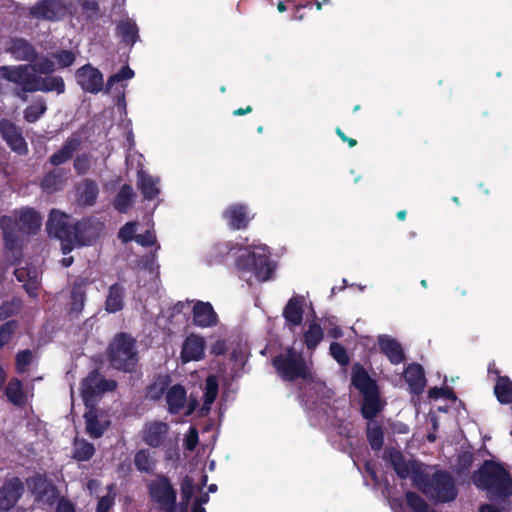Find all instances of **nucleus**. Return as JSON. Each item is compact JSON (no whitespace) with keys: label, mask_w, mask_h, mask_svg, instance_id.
<instances>
[{"label":"nucleus","mask_w":512,"mask_h":512,"mask_svg":"<svg viewBox=\"0 0 512 512\" xmlns=\"http://www.w3.org/2000/svg\"><path fill=\"white\" fill-rule=\"evenodd\" d=\"M324 327L327 329L328 336L333 339H339L343 336L342 329L337 325L335 316H328L322 319Z\"/></svg>","instance_id":"nucleus-56"},{"label":"nucleus","mask_w":512,"mask_h":512,"mask_svg":"<svg viewBox=\"0 0 512 512\" xmlns=\"http://www.w3.org/2000/svg\"><path fill=\"white\" fill-rule=\"evenodd\" d=\"M404 378L408 384L410 392L413 395L418 396L423 393L426 384V378L424 369L420 364H409L405 369Z\"/></svg>","instance_id":"nucleus-21"},{"label":"nucleus","mask_w":512,"mask_h":512,"mask_svg":"<svg viewBox=\"0 0 512 512\" xmlns=\"http://www.w3.org/2000/svg\"><path fill=\"white\" fill-rule=\"evenodd\" d=\"M135 196L133 187L129 184H124L114 198L113 207L119 213H126L132 207Z\"/></svg>","instance_id":"nucleus-35"},{"label":"nucleus","mask_w":512,"mask_h":512,"mask_svg":"<svg viewBox=\"0 0 512 512\" xmlns=\"http://www.w3.org/2000/svg\"><path fill=\"white\" fill-rule=\"evenodd\" d=\"M27 485L31 493L38 501H45L52 505L57 498V489L45 474L36 473L27 479Z\"/></svg>","instance_id":"nucleus-12"},{"label":"nucleus","mask_w":512,"mask_h":512,"mask_svg":"<svg viewBox=\"0 0 512 512\" xmlns=\"http://www.w3.org/2000/svg\"><path fill=\"white\" fill-rule=\"evenodd\" d=\"M34 71L40 74L50 75L55 71L54 62L48 57H42L34 66Z\"/></svg>","instance_id":"nucleus-60"},{"label":"nucleus","mask_w":512,"mask_h":512,"mask_svg":"<svg viewBox=\"0 0 512 512\" xmlns=\"http://www.w3.org/2000/svg\"><path fill=\"white\" fill-rule=\"evenodd\" d=\"M125 288L120 283H114L109 287L105 300V310L108 313H116L124 308Z\"/></svg>","instance_id":"nucleus-30"},{"label":"nucleus","mask_w":512,"mask_h":512,"mask_svg":"<svg viewBox=\"0 0 512 512\" xmlns=\"http://www.w3.org/2000/svg\"><path fill=\"white\" fill-rule=\"evenodd\" d=\"M384 458L390 462L400 479L409 475L413 485L429 499L447 503L458 496V489L453 476L446 470H436L432 475L422 469V464L416 460L406 462L403 453L396 448L386 449Z\"/></svg>","instance_id":"nucleus-1"},{"label":"nucleus","mask_w":512,"mask_h":512,"mask_svg":"<svg viewBox=\"0 0 512 512\" xmlns=\"http://www.w3.org/2000/svg\"><path fill=\"white\" fill-rule=\"evenodd\" d=\"M205 341L198 335H190L183 343L181 359L184 363L198 361L204 357Z\"/></svg>","instance_id":"nucleus-19"},{"label":"nucleus","mask_w":512,"mask_h":512,"mask_svg":"<svg viewBox=\"0 0 512 512\" xmlns=\"http://www.w3.org/2000/svg\"><path fill=\"white\" fill-rule=\"evenodd\" d=\"M65 89V82L61 76L41 77V92H56L57 94H63Z\"/></svg>","instance_id":"nucleus-44"},{"label":"nucleus","mask_w":512,"mask_h":512,"mask_svg":"<svg viewBox=\"0 0 512 512\" xmlns=\"http://www.w3.org/2000/svg\"><path fill=\"white\" fill-rule=\"evenodd\" d=\"M187 394L185 388L180 384L171 386L166 392L168 411L171 414H178L184 408Z\"/></svg>","instance_id":"nucleus-29"},{"label":"nucleus","mask_w":512,"mask_h":512,"mask_svg":"<svg viewBox=\"0 0 512 512\" xmlns=\"http://www.w3.org/2000/svg\"><path fill=\"white\" fill-rule=\"evenodd\" d=\"M406 503L414 512H429V504L414 491L405 493Z\"/></svg>","instance_id":"nucleus-48"},{"label":"nucleus","mask_w":512,"mask_h":512,"mask_svg":"<svg viewBox=\"0 0 512 512\" xmlns=\"http://www.w3.org/2000/svg\"><path fill=\"white\" fill-rule=\"evenodd\" d=\"M8 401L17 407H24L27 404V393L24 390L23 382L17 377H12L4 390Z\"/></svg>","instance_id":"nucleus-26"},{"label":"nucleus","mask_w":512,"mask_h":512,"mask_svg":"<svg viewBox=\"0 0 512 512\" xmlns=\"http://www.w3.org/2000/svg\"><path fill=\"white\" fill-rule=\"evenodd\" d=\"M80 144L81 142L79 138H69L61 149L50 156L49 162L54 166H59L67 162L79 149Z\"/></svg>","instance_id":"nucleus-32"},{"label":"nucleus","mask_w":512,"mask_h":512,"mask_svg":"<svg viewBox=\"0 0 512 512\" xmlns=\"http://www.w3.org/2000/svg\"><path fill=\"white\" fill-rule=\"evenodd\" d=\"M147 491L150 500L157 504L159 510H176L177 491L168 476L157 474L147 483Z\"/></svg>","instance_id":"nucleus-5"},{"label":"nucleus","mask_w":512,"mask_h":512,"mask_svg":"<svg viewBox=\"0 0 512 512\" xmlns=\"http://www.w3.org/2000/svg\"><path fill=\"white\" fill-rule=\"evenodd\" d=\"M66 179L64 169L55 168L44 175L40 186L44 192L52 194L62 190Z\"/></svg>","instance_id":"nucleus-28"},{"label":"nucleus","mask_w":512,"mask_h":512,"mask_svg":"<svg viewBox=\"0 0 512 512\" xmlns=\"http://www.w3.org/2000/svg\"><path fill=\"white\" fill-rule=\"evenodd\" d=\"M20 87L21 91L24 93L41 91V76H37L36 74L27 71Z\"/></svg>","instance_id":"nucleus-50"},{"label":"nucleus","mask_w":512,"mask_h":512,"mask_svg":"<svg viewBox=\"0 0 512 512\" xmlns=\"http://www.w3.org/2000/svg\"><path fill=\"white\" fill-rule=\"evenodd\" d=\"M71 217L58 209L50 211L48 220L46 222V230L50 237L56 238L61 243V250L63 254H68L72 251L70 235L73 228Z\"/></svg>","instance_id":"nucleus-6"},{"label":"nucleus","mask_w":512,"mask_h":512,"mask_svg":"<svg viewBox=\"0 0 512 512\" xmlns=\"http://www.w3.org/2000/svg\"><path fill=\"white\" fill-rule=\"evenodd\" d=\"M366 437L373 451H379L383 448L384 431L379 423L372 421L367 424Z\"/></svg>","instance_id":"nucleus-37"},{"label":"nucleus","mask_w":512,"mask_h":512,"mask_svg":"<svg viewBox=\"0 0 512 512\" xmlns=\"http://www.w3.org/2000/svg\"><path fill=\"white\" fill-rule=\"evenodd\" d=\"M7 51L19 61L32 62L38 55L35 47L24 38H12Z\"/></svg>","instance_id":"nucleus-23"},{"label":"nucleus","mask_w":512,"mask_h":512,"mask_svg":"<svg viewBox=\"0 0 512 512\" xmlns=\"http://www.w3.org/2000/svg\"><path fill=\"white\" fill-rule=\"evenodd\" d=\"M33 354L29 349L19 351L15 357V365L18 373L26 372L28 366L32 363Z\"/></svg>","instance_id":"nucleus-54"},{"label":"nucleus","mask_w":512,"mask_h":512,"mask_svg":"<svg viewBox=\"0 0 512 512\" xmlns=\"http://www.w3.org/2000/svg\"><path fill=\"white\" fill-rule=\"evenodd\" d=\"M114 484L108 486V494L99 498L96 512H110L115 504V494H111Z\"/></svg>","instance_id":"nucleus-55"},{"label":"nucleus","mask_w":512,"mask_h":512,"mask_svg":"<svg viewBox=\"0 0 512 512\" xmlns=\"http://www.w3.org/2000/svg\"><path fill=\"white\" fill-rule=\"evenodd\" d=\"M351 383L362 395L378 389L376 381L370 377L366 369L359 363H355L352 367Z\"/></svg>","instance_id":"nucleus-22"},{"label":"nucleus","mask_w":512,"mask_h":512,"mask_svg":"<svg viewBox=\"0 0 512 512\" xmlns=\"http://www.w3.org/2000/svg\"><path fill=\"white\" fill-rule=\"evenodd\" d=\"M99 188L97 183L91 179H85L83 190L80 194V201L86 206H92L97 199Z\"/></svg>","instance_id":"nucleus-45"},{"label":"nucleus","mask_w":512,"mask_h":512,"mask_svg":"<svg viewBox=\"0 0 512 512\" xmlns=\"http://www.w3.org/2000/svg\"><path fill=\"white\" fill-rule=\"evenodd\" d=\"M84 12L89 13V17L95 16L99 13V3L96 0H77Z\"/></svg>","instance_id":"nucleus-63"},{"label":"nucleus","mask_w":512,"mask_h":512,"mask_svg":"<svg viewBox=\"0 0 512 512\" xmlns=\"http://www.w3.org/2000/svg\"><path fill=\"white\" fill-rule=\"evenodd\" d=\"M272 365L283 381L293 382L297 379H312V373L302 352L296 351L293 347H288L285 352L274 356Z\"/></svg>","instance_id":"nucleus-3"},{"label":"nucleus","mask_w":512,"mask_h":512,"mask_svg":"<svg viewBox=\"0 0 512 512\" xmlns=\"http://www.w3.org/2000/svg\"><path fill=\"white\" fill-rule=\"evenodd\" d=\"M134 71L129 66H123L120 71L109 76L105 91L109 92L114 84L119 83L123 80H128L134 77Z\"/></svg>","instance_id":"nucleus-51"},{"label":"nucleus","mask_w":512,"mask_h":512,"mask_svg":"<svg viewBox=\"0 0 512 512\" xmlns=\"http://www.w3.org/2000/svg\"><path fill=\"white\" fill-rule=\"evenodd\" d=\"M223 218L232 230H244L248 227L251 218L248 207L244 204H232L224 212Z\"/></svg>","instance_id":"nucleus-15"},{"label":"nucleus","mask_w":512,"mask_h":512,"mask_svg":"<svg viewBox=\"0 0 512 512\" xmlns=\"http://www.w3.org/2000/svg\"><path fill=\"white\" fill-rule=\"evenodd\" d=\"M72 250L76 246L89 245L93 239L92 227L88 221H78L73 225L70 238Z\"/></svg>","instance_id":"nucleus-27"},{"label":"nucleus","mask_w":512,"mask_h":512,"mask_svg":"<svg viewBox=\"0 0 512 512\" xmlns=\"http://www.w3.org/2000/svg\"><path fill=\"white\" fill-rule=\"evenodd\" d=\"M23 309V301L18 297H13L0 305V321H8L9 318L17 316Z\"/></svg>","instance_id":"nucleus-43"},{"label":"nucleus","mask_w":512,"mask_h":512,"mask_svg":"<svg viewBox=\"0 0 512 512\" xmlns=\"http://www.w3.org/2000/svg\"><path fill=\"white\" fill-rule=\"evenodd\" d=\"M378 346L381 353H383L392 364L398 365L405 360V353L401 344L391 336L379 335Z\"/></svg>","instance_id":"nucleus-18"},{"label":"nucleus","mask_w":512,"mask_h":512,"mask_svg":"<svg viewBox=\"0 0 512 512\" xmlns=\"http://www.w3.org/2000/svg\"><path fill=\"white\" fill-rule=\"evenodd\" d=\"M75 79L84 92L97 94L103 90L104 79L102 72L89 63L76 70Z\"/></svg>","instance_id":"nucleus-11"},{"label":"nucleus","mask_w":512,"mask_h":512,"mask_svg":"<svg viewBox=\"0 0 512 512\" xmlns=\"http://www.w3.org/2000/svg\"><path fill=\"white\" fill-rule=\"evenodd\" d=\"M46 110L47 106L43 101L29 105L24 110V119L28 123H35L42 117Z\"/></svg>","instance_id":"nucleus-49"},{"label":"nucleus","mask_w":512,"mask_h":512,"mask_svg":"<svg viewBox=\"0 0 512 512\" xmlns=\"http://www.w3.org/2000/svg\"><path fill=\"white\" fill-rule=\"evenodd\" d=\"M89 285L87 279H78L73 283L70 303H69V314L78 317L83 311L86 301V290Z\"/></svg>","instance_id":"nucleus-24"},{"label":"nucleus","mask_w":512,"mask_h":512,"mask_svg":"<svg viewBox=\"0 0 512 512\" xmlns=\"http://www.w3.org/2000/svg\"><path fill=\"white\" fill-rule=\"evenodd\" d=\"M95 454V447L85 439L74 440L73 458L79 462L90 460Z\"/></svg>","instance_id":"nucleus-41"},{"label":"nucleus","mask_w":512,"mask_h":512,"mask_svg":"<svg viewBox=\"0 0 512 512\" xmlns=\"http://www.w3.org/2000/svg\"><path fill=\"white\" fill-rule=\"evenodd\" d=\"M218 382L214 376H209L206 379L205 391H204V402L203 408H207V411H210L211 405L217 398L218 395Z\"/></svg>","instance_id":"nucleus-46"},{"label":"nucleus","mask_w":512,"mask_h":512,"mask_svg":"<svg viewBox=\"0 0 512 512\" xmlns=\"http://www.w3.org/2000/svg\"><path fill=\"white\" fill-rule=\"evenodd\" d=\"M52 58L56 60L59 68H68L72 66L76 60V54L71 50H59L52 54Z\"/></svg>","instance_id":"nucleus-53"},{"label":"nucleus","mask_w":512,"mask_h":512,"mask_svg":"<svg viewBox=\"0 0 512 512\" xmlns=\"http://www.w3.org/2000/svg\"><path fill=\"white\" fill-rule=\"evenodd\" d=\"M86 433L93 439L101 438L109 429L111 422L109 420L101 421L97 411L91 407L84 414Z\"/></svg>","instance_id":"nucleus-25"},{"label":"nucleus","mask_w":512,"mask_h":512,"mask_svg":"<svg viewBox=\"0 0 512 512\" xmlns=\"http://www.w3.org/2000/svg\"><path fill=\"white\" fill-rule=\"evenodd\" d=\"M494 394L499 403H512V380L508 376H498L494 386Z\"/></svg>","instance_id":"nucleus-36"},{"label":"nucleus","mask_w":512,"mask_h":512,"mask_svg":"<svg viewBox=\"0 0 512 512\" xmlns=\"http://www.w3.org/2000/svg\"><path fill=\"white\" fill-rule=\"evenodd\" d=\"M134 465L137 471L146 474H153L155 461L148 449H140L135 453Z\"/></svg>","instance_id":"nucleus-42"},{"label":"nucleus","mask_w":512,"mask_h":512,"mask_svg":"<svg viewBox=\"0 0 512 512\" xmlns=\"http://www.w3.org/2000/svg\"><path fill=\"white\" fill-rule=\"evenodd\" d=\"M428 396L431 399H438L440 397H444L451 401L457 400L455 392L449 387H432L428 391Z\"/></svg>","instance_id":"nucleus-58"},{"label":"nucleus","mask_w":512,"mask_h":512,"mask_svg":"<svg viewBox=\"0 0 512 512\" xmlns=\"http://www.w3.org/2000/svg\"><path fill=\"white\" fill-rule=\"evenodd\" d=\"M24 493V484L19 477L7 479L0 488V510L9 511Z\"/></svg>","instance_id":"nucleus-13"},{"label":"nucleus","mask_w":512,"mask_h":512,"mask_svg":"<svg viewBox=\"0 0 512 512\" xmlns=\"http://www.w3.org/2000/svg\"><path fill=\"white\" fill-rule=\"evenodd\" d=\"M192 323L200 328L217 325L218 315L210 302L196 301L192 309Z\"/></svg>","instance_id":"nucleus-14"},{"label":"nucleus","mask_w":512,"mask_h":512,"mask_svg":"<svg viewBox=\"0 0 512 512\" xmlns=\"http://www.w3.org/2000/svg\"><path fill=\"white\" fill-rule=\"evenodd\" d=\"M169 426L161 421L147 423L143 429L142 439L150 447H160L168 434Z\"/></svg>","instance_id":"nucleus-16"},{"label":"nucleus","mask_w":512,"mask_h":512,"mask_svg":"<svg viewBox=\"0 0 512 512\" xmlns=\"http://www.w3.org/2000/svg\"><path fill=\"white\" fill-rule=\"evenodd\" d=\"M69 5L63 0H38L29 8V15L35 19L57 22L68 15Z\"/></svg>","instance_id":"nucleus-9"},{"label":"nucleus","mask_w":512,"mask_h":512,"mask_svg":"<svg viewBox=\"0 0 512 512\" xmlns=\"http://www.w3.org/2000/svg\"><path fill=\"white\" fill-rule=\"evenodd\" d=\"M135 241L143 247L153 246L157 242L155 234L150 230H147L144 234L136 235Z\"/></svg>","instance_id":"nucleus-64"},{"label":"nucleus","mask_w":512,"mask_h":512,"mask_svg":"<svg viewBox=\"0 0 512 512\" xmlns=\"http://www.w3.org/2000/svg\"><path fill=\"white\" fill-rule=\"evenodd\" d=\"M137 177V187L141 191L144 199H155L160 193V190L157 186L158 181L143 170L138 172Z\"/></svg>","instance_id":"nucleus-33"},{"label":"nucleus","mask_w":512,"mask_h":512,"mask_svg":"<svg viewBox=\"0 0 512 512\" xmlns=\"http://www.w3.org/2000/svg\"><path fill=\"white\" fill-rule=\"evenodd\" d=\"M18 326L19 322L15 319L8 320L0 325V349L11 342Z\"/></svg>","instance_id":"nucleus-47"},{"label":"nucleus","mask_w":512,"mask_h":512,"mask_svg":"<svg viewBox=\"0 0 512 512\" xmlns=\"http://www.w3.org/2000/svg\"><path fill=\"white\" fill-rule=\"evenodd\" d=\"M473 484L487 492L490 499L505 500L512 495V478L503 465L485 460L471 476Z\"/></svg>","instance_id":"nucleus-2"},{"label":"nucleus","mask_w":512,"mask_h":512,"mask_svg":"<svg viewBox=\"0 0 512 512\" xmlns=\"http://www.w3.org/2000/svg\"><path fill=\"white\" fill-rule=\"evenodd\" d=\"M108 358L113 368L133 372L138 362L136 340L128 333H118L109 345Z\"/></svg>","instance_id":"nucleus-4"},{"label":"nucleus","mask_w":512,"mask_h":512,"mask_svg":"<svg viewBox=\"0 0 512 512\" xmlns=\"http://www.w3.org/2000/svg\"><path fill=\"white\" fill-rule=\"evenodd\" d=\"M117 35L121 38L122 42L128 45H133L139 38L138 27L132 21H122L116 27Z\"/></svg>","instance_id":"nucleus-40"},{"label":"nucleus","mask_w":512,"mask_h":512,"mask_svg":"<svg viewBox=\"0 0 512 512\" xmlns=\"http://www.w3.org/2000/svg\"><path fill=\"white\" fill-rule=\"evenodd\" d=\"M73 167L78 175H85L91 167L89 155L85 153L77 155L74 159Z\"/></svg>","instance_id":"nucleus-57"},{"label":"nucleus","mask_w":512,"mask_h":512,"mask_svg":"<svg viewBox=\"0 0 512 512\" xmlns=\"http://www.w3.org/2000/svg\"><path fill=\"white\" fill-rule=\"evenodd\" d=\"M474 461V454L470 451H464L459 454L457 465L459 468V471L464 473L466 471H469L472 467Z\"/></svg>","instance_id":"nucleus-61"},{"label":"nucleus","mask_w":512,"mask_h":512,"mask_svg":"<svg viewBox=\"0 0 512 512\" xmlns=\"http://www.w3.org/2000/svg\"><path fill=\"white\" fill-rule=\"evenodd\" d=\"M323 337V328L316 321L309 323L308 329L303 334L304 343L309 350H314L323 340Z\"/></svg>","instance_id":"nucleus-39"},{"label":"nucleus","mask_w":512,"mask_h":512,"mask_svg":"<svg viewBox=\"0 0 512 512\" xmlns=\"http://www.w3.org/2000/svg\"><path fill=\"white\" fill-rule=\"evenodd\" d=\"M331 356L337 361V363L341 366H347L350 362V358L345 347L338 343L332 342L329 347Z\"/></svg>","instance_id":"nucleus-52"},{"label":"nucleus","mask_w":512,"mask_h":512,"mask_svg":"<svg viewBox=\"0 0 512 512\" xmlns=\"http://www.w3.org/2000/svg\"><path fill=\"white\" fill-rule=\"evenodd\" d=\"M0 135L8 147L20 156L28 154V144L23 137L22 128L9 119L0 120Z\"/></svg>","instance_id":"nucleus-10"},{"label":"nucleus","mask_w":512,"mask_h":512,"mask_svg":"<svg viewBox=\"0 0 512 512\" xmlns=\"http://www.w3.org/2000/svg\"><path fill=\"white\" fill-rule=\"evenodd\" d=\"M117 382L112 379H105L97 369H93L81 382V397L88 407L95 398L102 393L114 391Z\"/></svg>","instance_id":"nucleus-7"},{"label":"nucleus","mask_w":512,"mask_h":512,"mask_svg":"<svg viewBox=\"0 0 512 512\" xmlns=\"http://www.w3.org/2000/svg\"><path fill=\"white\" fill-rule=\"evenodd\" d=\"M304 297L296 295L291 297L283 309V317L286 325L296 327L302 324L304 315Z\"/></svg>","instance_id":"nucleus-20"},{"label":"nucleus","mask_w":512,"mask_h":512,"mask_svg":"<svg viewBox=\"0 0 512 512\" xmlns=\"http://www.w3.org/2000/svg\"><path fill=\"white\" fill-rule=\"evenodd\" d=\"M17 223L18 230L36 234L41 228L42 218L34 208L23 207L17 211Z\"/></svg>","instance_id":"nucleus-17"},{"label":"nucleus","mask_w":512,"mask_h":512,"mask_svg":"<svg viewBox=\"0 0 512 512\" xmlns=\"http://www.w3.org/2000/svg\"><path fill=\"white\" fill-rule=\"evenodd\" d=\"M361 405V414L366 420H372L381 411L379 389L365 393Z\"/></svg>","instance_id":"nucleus-31"},{"label":"nucleus","mask_w":512,"mask_h":512,"mask_svg":"<svg viewBox=\"0 0 512 512\" xmlns=\"http://www.w3.org/2000/svg\"><path fill=\"white\" fill-rule=\"evenodd\" d=\"M172 379L168 374H159L157 375L153 381L147 386L146 396L151 400L158 401L160 400L164 393L167 392L169 385L171 384Z\"/></svg>","instance_id":"nucleus-34"},{"label":"nucleus","mask_w":512,"mask_h":512,"mask_svg":"<svg viewBox=\"0 0 512 512\" xmlns=\"http://www.w3.org/2000/svg\"><path fill=\"white\" fill-rule=\"evenodd\" d=\"M27 71V65L1 66L0 78L21 86Z\"/></svg>","instance_id":"nucleus-38"},{"label":"nucleus","mask_w":512,"mask_h":512,"mask_svg":"<svg viewBox=\"0 0 512 512\" xmlns=\"http://www.w3.org/2000/svg\"><path fill=\"white\" fill-rule=\"evenodd\" d=\"M135 232H136V222H127L122 226L118 232V238L123 243H128L132 240H135Z\"/></svg>","instance_id":"nucleus-59"},{"label":"nucleus","mask_w":512,"mask_h":512,"mask_svg":"<svg viewBox=\"0 0 512 512\" xmlns=\"http://www.w3.org/2000/svg\"><path fill=\"white\" fill-rule=\"evenodd\" d=\"M236 267L252 272L259 281H267L273 272L269 256L256 252L240 255L236 260Z\"/></svg>","instance_id":"nucleus-8"},{"label":"nucleus","mask_w":512,"mask_h":512,"mask_svg":"<svg viewBox=\"0 0 512 512\" xmlns=\"http://www.w3.org/2000/svg\"><path fill=\"white\" fill-rule=\"evenodd\" d=\"M4 246L8 250H14L19 246V237L17 234V229L12 231H7L3 233Z\"/></svg>","instance_id":"nucleus-62"}]
</instances>
